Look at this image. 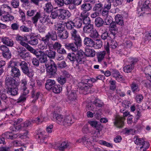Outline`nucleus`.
<instances>
[{
  "mask_svg": "<svg viewBox=\"0 0 151 151\" xmlns=\"http://www.w3.org/2000/svg\"><path fill=\"white\" fill-rule=\"evenodd\" d=\"M134 142L137 146V148H140V146L143 144L144 140L142 139L139 138L137 136H135L134 138Z\"/></svg>",
  "mask_w": 151,
  "mask_h": 151,
  "instance_id": "37",
  "label": "nucleus"
},
{
  "mask_svg": "<svg viewBox=\"0 0 151 151\" xmlns=\"http://www.w3.org/2000/svg\"><path fill=\"white\" fill-rule=\"evenodd\" d=\"M61 45L60 43L58 42H56L53 45V48L55 49L57 51L58 49L60 48L61 47Z\"/></svg>",
  "mask_w": 151,
  "mask_h": 151,
  "instance_id": "64",
  "label": "nucleus"
},
{
  "mask_svg": "<svg viewBox=\"0 0 151 151\" xmlns=\"http://www.w3.org/2000/svg\"><path fill=\"white\" fill-rule=\"evenodd\" d=\"M13 63L16 67L20 66L23 73L29 77L33 76V74L29 71L28 64L25 61H14Z\"/></svg>",
  "mask_w": 151,
  "mask_h": 151,
  "instance_id": "2",
  "label": "nucleus"
},
{
  "mask_svg": "<svg viewBox=\"0 0 151 151\" xmlns=\"http://www.w3.org/2000/svg\"><path fill=\"white\" fill-rule=\"evenodd\" d=\"M83 42L85 45L89 47H94L95 45L94 41L92 39L88 37L84 38Z\"/></svg>",
  "mask_w": 151,
  "mask_h": 151,
  "instance_id": "20",
  "label": "nucleus"
},
{
  "mask_svg": "<svg viewBox=\"0 0 151 151\" xmlns=\"http://www.w3.org/2000/svg\"><path fill=\"white\" fill-rule=\"evenodd\" d=\"M57 80L58 83L61 85L63 84L66 81V79L65 77L62 76H59Z\"/></svg>",
  "mask_w": 151,
  "mask_h": 151,
  "instance_id": "53",
  "label": "nucleus"
},
{
  "mask_svg": "<svg viewBox=\"0 0 151 151\" xmlns=\"http://www.w3.org/2000/svg\"><path fill=\"white\" fill-rule=\"evenodd\" d=\"M55 85V82L54 80L48 79L46 80L45 83L46 88L49 91L51 90Z\"/></svg>",
  "mask_w": 151,
  "mask_h": 151,
  "instance_id": "22",
  "label": "nucleus"
},
{
  "mask_svg": "<svg viewBox=\"0 0 151 151\" xmlns=\"http://www.w3.org/2000/svg\"><path fill=\"white\" fill-rule=\"evenodd\" d=\"M45 53L46 56H47L50 59H54L55 58L56 55V52L55 51H53L49 49L46 50L45 52Z\"/></svg>",
  "mask_w": 151,
  "mask_h": 151,
  "instance_id": "30",
  "label": "nucleus"
},
{
  "mask_svg": "<svg viewBox=\"0 0 151 151\" xmlns=\"http://www.w3.org/2000/svg\"><path fill=\"white\" fill-rule=\"evenodd\" d=\"M18 55L22 59H26L30 57L29 52H27L26 50L22 47H18L17 48Z\"/></svg>",
  "mask_w": 151,
  "mask_h": 151,
  "instance_id": "8",
  "label": "nucleus"
},
{
  "mask_svg": "<svg viewBox=\"0 0 151 151\" xmlns=\"http://www.w3.org/2000/svg\"><path fill=\"white\" fill-rule=\"evenodd\" d=\"M147 79L145 81V84L147 87L151 86V75H147Z\"/></svg>",
  "mask_w": 151,
  "mask_h": 151,
  "instance_id": "51",
  "label": "nucleus"
},
{
  "mask_svg": "<svg viewBox=\"0 0 151 151\" xmlns=\"http://www.w3.org/2000/svg\"><path fill=\"white\" fill-rule=\"evenodd\" d=\"M103 9V5L101 3L96 4L93 9V11L97 12L99 13H101Z\"/></svg>",
  "mask_w": 151,
  "mask_h": 151,
  "instance_id": "28",
  "label": "nucleus"
},
{
  "mask_svg": "<svg viewBox=\"0 0 151 151\" xmlns=\"http://www.w3.org/2000/svg\"><path fill=\"white\" fill-rule=\"evenodd\" d=\"M17 86L8 88L6 90L7 93L12 96H15L18 94Z\"/></svg>",
  "mask_w": 151,
  "mask_h": 151,
  "instance_id": "25",
  "label": "nucleus"
},
{
  "mask_svg": "<svg viewBox=\"0 0 151 151\" xmlns=\"http://www.w3.org/2000/svg\"><path fill=\"white\" fill-rule=\"evenodd\" d=\"M7 93L6 90L4 88L2 89L0 91V98L1 99L4 101L6 100L8 98L6 95Z\"/></svg>",
  "mask_w": 151,
  "mask_h": 151,
  "instance_id": "33",
  "label": "nucleus"
},
{
  "mask_svg": "<svg viewBox=\"0 0 151 151\" xmlns=\"http://www.w3.org/2000/svg\"><path fill=\"white\" fill-rule=\"evenodd\" d=\"M120 26L116 24L115 23H113L111 25L110 28V31L111 32V34L113 36V38H114V36L117 34L118 32V28Z\"/></svg>",
  "mask_w": 151,
  "mask_h": 151,
  "instance_id": "21",
  "label": "nucleus"
},
{
  "mask_svg": "<svg viewBox=\"0 0 151 151\" xmlns=\"http://www.w3.org/2000/svg\"><path fill=\"white\" fill-rule=\"evenodd\" d=\"M40 95V92H35V91H33L32 92V97L34 99L32 101V102L34 103L35 101L37 100L39 97Z\"/></svg>",
  "mask_w": 151,
  "mask_h": 151,
  "instance_id": "47",
  "label": "nucleus"
},
{
  "mask_svg": "<svg viewBox=\"0 0 151 151\" xmlns=\"http://www.w3.org/2000/svg\"><path fill=\"white\" fill-rule=\"evenodd\" d=\"M108 0V2L104 4V6H103V9L106 10H107L109 11V9H110L111 8V1H110L109 0Z\"/></svg>",
  "mask_w": 151,
  "mask_h": 151,
  "instance_id": "62",
  "label": "nucleus"
},
{
  "mask_svg": "<svg viewBox=\"0 0 151 151\" xmlns=\"http://www.w3.org/2000/svg\"><path fill=\"white\" fill-rule=\"evenodd\" d=\"M90 33V36L91 38L97 39L99 37V35L98 32L95 29H93Z\"/></svg>",
  "mask_w": 151,
  "mask_h": 151,
  "instance_id": "43",
  "label": "nucleus"
},
{
  "mask_svg": "<svg viewBox=\"0 0 151 151\" xmlns=\"http://www.w3.org/2000/svg\"><path fill=\"white\" fill-rule=\"evenodd\" d=\"M77 95L75 92H71L68 96V99L70 102L73 104H75V103L77 101Z\"/></svg>",
  "mask_w": 151,
  "mask_h": 151,
  "instance_id": "27",
  "label": "nucleus"
},
{
  "mask_svg": "<svg viewBox=\"0 0 151 151\" xmlns=\"http://www.w3.org/2000/svg\"><path fill=\"white\" fill-rule=\"evenodd\" d=\"M88 13H87L86 14H85L84 16H82L83 18V22L86 25L91 24V20L89 17H88Z\"/></svg>",
  "mask_w": 151,
  "mask_h": 151,
  "instance_id": "49",
  "label": "nucleus"
},
{
  "mask_svg": "<svg viewBox=\"0 0 151 151\" xmlns=\"http://www.w3.org/2000/svg\"><path fill=\"white\" fill-rule=\"evenodd\" d=\"M57 70V66L47 67V72L50 75H54L56 73Z\"/></svg>",
  "mask_w": 151,
  "mask_h": 151,
  "instance_id": "38",
  "label": "nucleus"
},
{
  "mask_svg": "<svg viewBox=\"0 0 151 151\" xmlns=\"http://www.w3.org/2000/svg\"><path fill=\"white\" fill-rule=\"evenodd\" d=\"M93 29V25L91 24L86 25L83 28L84 32L88 33H90Z\"/></svg>",
  "mask_w": 151,
  "mask_h": 151,
  "instance_id": "40",
  "label": "nucleus"
},
{
  "mask_svg": "<svg viewBox=\"0 0 151 151\" xmlns=\"http://www.w3.org/2000/svg\"><path fill=\"white\" fill-rule=\"evenodd\" d=\"M76 142L79 143H82L85 145L88 144V145L91 144V140L89 137H88L85 136L77 139L76 141Z\"/></svg>",
  "mask_w": 151,
  "mask_h": 151,
  "instance_id": "26",
  "label": "nucleus"
},
{
  "mask_svg": "<svg viewBox=\"0 0 151 151\" xmlns=\"http://www.w3.org/2000/svg\"><path fill=\"white\" fill-rule=\"evenodd\" d=\"M72 39L74 41V43L77 46L80 47L81 45L82 40L80 35L78 34L77 31L76 29H72L70 31Z\"/></svg>",
  "mask_w": 151,
  "mask_h": 151,
  "instance_id": "6",
  "label": "nucleus"
},
{
  "mask_svg": "<svg viewBox=\"0 0 151 151\" xmlns=\"http://www.w3.org/2000/svg\"><path fill=\"white\" fill-rule=\"evenodd\" d=\"M14 17L9 14H7L6 15L1 16V20L4 22H8L13 20Z\"/></svg>",
  "mask_w": 151,
  "mask_h": 151,
  "instance_id": "29",
  "label": "nucleus"
},
{
  "mask_svg": "<svg viewBox=\"0 0 151 151\" xmlns=\"http://www.w3.org/2000/svg\"><path fill=\"white\" fill-rule=\"evenodd\" d=\"M75 121L73 117L72 116H67L65 117L63 121V125L65 126H70Z\"/></svg>",
  "mask_w": 151,
  "mask_h": 151,
  "instance_id": "12",
  "label": "nucleus"
},
{
  "mask_svg": "<svg viewBox=\"0 0 151 151\" xmlns=\"http://www.w3.org/2000/svg\"><path fill=\"white\" fill-rule=\"evenodd\" d=\"M29 51L36 55L40 63H45L47 61V56L45 52L41 50L37 51L33 47L30 49Z\"/></svg>",
  "mask_w": 151,
  "mask_h": 151,
  "instance_id": "3",
  "label": "nucleus"
},
{
  "mask_svg": "<svg viewBox=\"0 0 151 151\" xmlns=\"http://www.w3.org/2000/svg\"><path fill=\"white\" fill-rule=\"evenodd\" d=\"M1 41L3 43L7 46L12 47L14 42L12 40L6 37H3L1 39Z\"/></svg>",
  "mask_w": 151,
  "mask_h": 151,
  "instance_id": "23",
  "label": "nucleus"
},
{
  "mask_svg": "<svg viewBox=\"0 0 151 151\" xmlns=\"http://www.w3.org/2000/svg\"><path fill=\"white\" fill-rule=\"evenodd\" d=\"M131 89L133 92H137L139 91L137 84L135 82H133L131 85Z\"/></svg>",
  "mask_w": 151,
  "mask_h": 151,
  "instance_id": "45",
  "label": "nucleus"
},
{
  "mask_svg": "<svg viewBox=\"0 0 151 151\" xmlns=\"http://www.w3.org/2000/svg\"><path fill=\"white\" fill-rule=\"evenodd\" d=\"M58 36L60 39H67L69 36V33L67 30L64 29H57Z\"/></svg>",
  "mask_w": 151,
  "mask_h": 151,
  "instance_id": "17",
  "label": "nucleus"
},
{
  "mask_svg": "<svg viewBox=\"0 0 151 151\" xmlns=\"http://www.w3.org/2000/svg\"><path fill=\"white\" fill-rule=\"evenodd\" d=\"M115 22H113L119 26H121L124 25V21L123 17L117 14L115 17Z\"/></svg>",
  "mask_w": 151,
  "mask_h": 151,
  "instance_id": "24",
  "label": "nucleus"
},
{
  "mask_svg": "<svg viewBox=\"0 0 151 151\" xmlns=\"http://www.w3.org/2000/svg\"><path fill=\"white\" fill-rule=\"evenodd\" d=\"M85 55L87 57H94L95 55V51L92 49H86L85 52Z\"/></svg>",
  "mask_w": 151,
  "mask_h": 151,
  "instance_id": "31",
  "label": "nucleus"
},
{
  "mask_svg": "<svg viewBox=\"0 0 151 151\" xmlns=\"http://www.w3.org/2000/svg\"><path fill=\"white\" fill-rule=\"evenodd\" d=\"M150 144L149 142L144 141L143 144L140 146V148L141 151H145L147 149L149 148Z\"/></svg>",
  "mask_w": 151,
  "mask_h": 151,
  "instance_id": "48",
  "label": "nucleus"
},
{
  "mask_svg": "<svg viewBox=\"0 0 151 151\" xmlns=\"http://www.w3.org/2000/svg\"><path fill=\"white\" fill-rule=\"evenodd\" d=\"M145 73L146 74L151 75V66L149 65L146 67L144 70Z\"/></svg>",
  "mask_w": 151,
  "mask_h": 151,
  "instance_id": "61",
  "label": "nucleus"
},
{
  "mask_svg": "<svg viewBox=\"0 0 151 151\" xmlns=\"http://www.w3.org/2000/svg\"><path fill=\"white\" fill-rule=\"evenodd\" d=\"M106 54V52L105 51H101L99 52L96 53V56L99 62L101 61L104 58Z\"/></svg>",
  "mask_w": 151,
  "mask_h": 151,
  "instance_id": "32",
  "label": "nucleus"
},
{
  "mask_svg": "<svg viewBox=\"0 0 151 151\" xmlns=\"http://www.w3.org/2000/svg\"><path fill=\"white\" fill-rule=\"evenodd\" d=\"M44 10L47 13H49L52 10L53 6L50 2L47 3L44 7Z\"/></svg>",
  "mask_w": 151,
  "mask_h": 151,
  "instance_id": "35",
  "label": "nucleus"
},
{
  "mask_svg": "<svg viewBox=\"0 0 151 151\" xmlns=\"http://www.w3.org/2000/svg\"><path fill=\"white\" fill-rule=\"evenodd\" d=\"M29 44L32 45H36L38 44V40L37 39L33 37H31L30 40L27 41Z\"/></svg>",
  "mask_w": 151,
  "mask_h": 151,
  "instance_id": "42",
  "label": "nucleus"
},
{
  "mask_svg": "<svg viewBox=\"0 0 151 151\" xmlns=\"http://www.w3.org/2000/svg\"><path fill=\"white\" fill-rule=\"evenodd\" d=\"M57 65L58 68L60 69H62L65 67L67 66L65 61L59 62L57 63Z\"/></svg>",
  "mask_w": 151,
  "mask_h": 151,
  "instance_id": "57",
  "label": "nucleus"
},
{
  "mask_svg": "<svg viewBox=\"0 0 151 151\" xmlns=\"http://www.w3.org/2000/svg\"><path fill=\"white\" fill-rule=\"evenodd\" d=\"M19 84V82L18 80L15 79L14 77L7 76L5 79V85L7 87V88L17 86Z\"/></svg>",
  "mask_w": 151,
  "mask_h": 151,
  "instance_id": "5",
  "label": "nucleus"
},
{
  "mask_svg": "<svg viewBox=\"0 0 151 151\" xmlns=\"http://www.w3.org/2000/svg\"><path fill=\"white\" fill-rule=\"evenodd\" d=\"M96 80L92 78L91 79H88L84 78L82 80V83L85 84L80 87L81 90L86 91L87 90L89 89L92 86V82L96 81Z\"/></svg>",
  "mask_w": 151,
  "mask_h": 151,
  "instance_id": "9",
  "label": "nucleus"
},
{
  "mask_svg": "<svg viewBox=\"0 0 151 151\" xmlns=\"http://www.w3.org/2000/svg\"><path fill=\"white\" fill-rule=\"evenodd\" d=\"M92 142L91 141V144L88 145V144H86V147L88 149L92 151H99V149L95 147L93 145H91Z\"/></svg>",
  "mask_w": 151,
  "mask_h": 151,
  "instance_id": "50",
  "label": "nucleus"
},
{
  "mask_svg": "<svg viewBox=\"0 0 151 151\" xmlns=\"http://www.w3.org/2000/svg\"><path fill=\"white\" fill-rule=\"evenodd\" d=\"M16 40L19 42L21 45L25 47L29 51L32 47L29 45L28 43L24 42L27 41L28 39L27 37L25 36L22 37L18 35L16 37Z\"/></svg>",
  "mask_w": 151,
  "mask_h": 151,
  "instance_id": "7",
  "label": "nucleus"
},
{
  "mask_svg": "<svg viewBox=\"0 0 151 151\" xmlns=\"http://www.w3.org/2000/svg\"><path fill=\"white\" fill-rule=\"evenodd\" d=\"M134 68L133 65L130 64L125 66L123 68L124 71L126 73H129L131 72Z\"/></svg>",
  "mask_w": 151,
  "mask_h": 151,
  "instance_id": "44",
  "label": "nucleus"
},
{
  "mask_svg": "<svg viewBox=\"0 0 151 151\" xmlns=\"http://www.w3.org/2000/svg\"><path fill=\"white\" fill-rule=\"evenodd\" d=\"M114 124L117 128H122L124 125L123 118L119 115L116 116L114 119Z\"/></svg>",
  "mask_w": 151,
  "mask_h": 151,
  "instance_id": "11",
  "label": "nucleus"
},
{
  "mask_svg": "<svg viewBox=\"0 0 151 151\" xmlns=\"http://www.w3.org/2000/svg\"><path fill=\"white\" fill-rule=\"evenodd\" d=\"M20 29L22 32H29L30 29L28 27L24 25L21 26L20 27Z\"/></svg>",
  "mask_w": 151,
  "mask_h": 151,
  "instance_id": "58",
  "label": "nucleus"
},
{
  "mask_svg": "<svg viewBox=\"0 0 151 151\" xmlns=\"http://www.w3.org/2000/svg\"><path fill=\"white\" fill-rule=\"evenodd\" d=\"M59 17L60 19L64 20L68 18L71 15L70 12L68 10L60 9H59Z\"/></svg>",
  "mask_w": 151,
  "mask_h": 151,
  "instance_id": "13",
  "label": "nucleus"
},
{
  "mask_svg": "<svg viewBox=\"0 0 151 151\" xmlns=\"http://www.w3.org/2000/svg\"><path fill=\"white\" fill-rule=\"evenodd\" d=\"M5 62L3 60L0 61V76L4 72L3 67L5 65Z\"/></svg>",
  "mask_w": 151,
  "mask_h": 151,
  "instance_id": "63",
  "label": "nucleus"
},
{
  "mask_svg": "<svg viewBox=\"0 0 151 151\" xmlns=\"http://www.w3.org/2000/svg\"><path fill=\"white\" fill-rule=\"evenodd\" d=\"M68 146L67 143L65 142H62L60 146L58 147L60 150H63L67 148Z\"/></svg>",
  "mask_w": 151,
  "mask_h": 151,
  "instance_id": "60",
  "label": "nucleus"
},
{
  "mask_svg": "<svg viewBox=\"0 0 151 151\" xmlns=\"http://www.w3.org/2000/svg\"><path fill=\"white\" fill-rule=\"evenodd\" d=\"M123 0H112L109 1H111L113 3V5L114 6L121 5Z\"/></svg>",
  "mask_w": 151,
  "mask_h": 151,
  "instance_id": "55",
  "label": "nucleus"
},
{
  "mask_svg": "<svg viewBox=\"0 0 151 151\" xmlns=\"http://www.w3.org/2000/svg\"><path fill=\"white\" fill-rule=\"evenodd\" d=\"M54 118H55L56 122L59 124H63V116L58 114H55L54 115Z\"/></svg>",
  "mask_w": 151,
  "mask_h": 151,
  "instance_id": "39",
  "label": "nucleus"
},
{
  "mask_svg": "<svg viewBox=\"0 0 151 151\" xmlns=\"http://www.w3.org/2000/svg\"><path fill=\"white\" fill-rule=\"evenodd\" d=\"M70 23L76 28H79L82 26L83 21L80 18L77 17Z\"/></svg>",
  "mask_w": 151,
  "mask_h": 151,
  "instance_id": "19",
  "label": "nucleus"
},
{
  "mask_svg": "<svg viewBox=\"0 0 151 151\" xmlns=\"http://www.w3.org/2000/svg\"><path fill=\"white\" fill-rule=\"evenodd\" d=\"M142 7H143L145 10L151 8V3L149 0H146L144 2Z\"/></svg>",
  "mask_w": 151,
  "mask_h": 151,
  "instance_id": "52",
  "label": "nucleus"
},
{
  "mask_svg": "<svg viewBox=\"0 0 151 151\" xmlns=\"http://www.w3.org/2000/svg\"><path fill=\"white\" fill-rule=\"evenodd\" d=\"M40 16H41V14L40 12H37L35 16L32 18V23L36 25L38 19L40 18Z\"/></svg>",
  "mask_w": 151,
  "mask_h": 151,
  "instance_id": "41",
  "label": "nucleus"
},
{
  "mask_svg": "<svg viewBox=\"0 0 151 151\" xmlns=\"http://www.w3.org/2000/svg\"><path fill=\"white\" fill-rule=\"evenodd\" d=\"M62 88L60 85H55L51 89L53 92L55 93H58L61 91Z\"/></svg>",
  "mask_w": 151,
  "mask_h": 151,
  "instance_id": "46",
  "label": "nucleus"
},
{
  "mask_svg": "<svg viewBox=\"0 0 151 151\" xmlns=\"http://www.w3.org/2000/svg\"><path fill=\"white\" fill-rule=\"evenodd\" d=\"M65 46L67 49L74 51V52L68 53L67 58L73 63L76 61L78 63L81 64L83 61L84 52L82 50L76 52L78 46L73 43H66Z\"/></svg>",
  "mask_w": 151,
  "mask_h": 151,
  "instance_id": "1",
  "label": "nucleus"
},
{
  "mask_svg": "<svg viewBox=\"0 0 151 151\" xmlns=\"http://www.w3.org/2000/svg\"><path fill=\"white\" fill-rule=\"evenodd\" d=\"M1 11L2 15L6 13L8 14L9 12L12 10L11 8L6 5L3 6L1 8Z\"/></svg>",
  "mask_w": 151,
  "mask_h": 151,
  "instance_id": "36",
  "label": "nucleus"
},
{
  "mask_svg": "<svg viewBox=\"0 0 151 151\" xmlns=\"http://www.w3.org/2000/svg\"><path fill=\"white\" fill-rule=\"evenodd\" d=\"M132 42L130 41H127L124 43V48L125 49H130L132 46Z\"/></svg>",
  "mask_w": 151,
  "mask_h": 151,
  "instance_id": "59",
  "label": "nucleus"
},
{
  "mask_svg": "<svg viewBox=\"0 0 151 151\" xmlns=\"http://www.w3.org/2000/svg\"><path fill=\"white\" fill-rule=\"evenodd\" d=\"M112 75L115 78L117 81L119 82H124V79L122 76L120 75V73L116 70L112 69L111 71Z\"/></svg>",
  "mask_w": 151,
  "mask_h": 151,
  "instance_id": "16",
  "label": "nucleus"
},
{
  "mask_svg": "<svg viewBox=\"0 0 151 151\" xmlns=\"http://www.w3.org/2000/svg\"><path fill=\"white\" fill-rule=\"evenodd\" d=\"M14 61H10L8 66V69L10 70L11 76L14 78H19L21 75L19 69L14 65L13 63Z\"/></svg>",
  "mask_w": 151,
  "mask_h": 151,
  "instance_id": "4",
  "label": "nucleus"
},
{
  "mask_svg": "<svg viewBox=\"0 0 151 151\" xmlns=\"http://www.w3.org/2000/svg\"><path fill=\"white\" fill-rule=\"evenodd\" d=\"M0 50L2 52V54L4 57L8 58L11 57V53L7 46L5 45H2L0 46Z\"/></svg>",
  "mask_w": 151,
  "mask_h": 151,
  "instance_id": "14",
  "label": "nucleus"
},
{
  "mask_svg": "<svg viewBox=\"0 0 151 151\" xmlns=\"http://www.w3.org/2000/svg\"><path fill=\"white\" fill-rule=\"evenodd\" d=\"M47 42H50L49 40L50 38L52 40L55 41L57 40V36L56 32L52 31L51 32H48L44 37Z\"/></svg>",
  "mask_w": 151,
  "mask_h": 151,
  "instance_id": "15",
  "label": "nucleus"
},
{
  "mask_svg": "<svg viewBox=\"0 0 151 151\" xmlns=\"http://www.w3.org/2000/svg\"><path fill=\"white\" fill-rule=\"evenodd\" d=\"M41 40L43 42L38 45V47L40 49L45 50L47 49L48 46L50 47L51 44H50V42L46 41V40L43 37L42 38Z\"/></svg>",
  "mask_w": 151,
  "mask_h": 151,
  "instance_id": "18",
  "label": "nucleus"
},
{
  "mask_svg": "<svg viewBox=\"0 0 151 151\" xmlns=\"http://www.w3.org/2000/svg\"><path fill=\"white\" fill-rule=\"evenodd\" d=\"M19 0H12L11 4L15 8H17L19 6Z\"/></svg>",
  "mask_w": 151,
  "mask_h": 151,
  "instance_id": "56",
  "label": "nucleus"
},
{
  "mask_svg": "<svg viewBox=\"0 0 151 151\" xmlns=\"http://www.w3.org/2000/svg\"><path fill=\"white\" fill-rule=\"evenodd\" d=\"M81 10L82 11L81 15V16H83L85 14H86L87 13L88 14L87 12L91 10L92 9V6L89 3H84L81 6Z\"/></svg>",
  "mask_w": 151,
  "mask_h": 151,
  "instance_id": "10",
  "label": "nucleus"
},
{
  "mask_svg": "<svg viewBox=\"0 0 151 151\" xmlns=\"http://www.w3.org/2000/svg\"><path fill=\"white\" fill-rule=\"evenodd\" d=\"M103 128V126L101 124H97L95 128L96 129L97 131H96L93 134V135L95 133V132H97V134H100V132L101 131Z\"/></svg>",
  "mask_w": 151,
  "mask_h": 151,
  "instance_id": "54",
  "label": "nucleus"
},
{
  "mask_svg": "<svg viewBox=\"0 0 151 151\" xmlns=\"http://www.w3.org/2000/svg\"><path fill=\"white\" fill-rule=\"evenodd\" d=\"M104 23V21L100 17H98L96 18L95 20V25L98 27L102 26Z\"/></svg>",
  "mask_w": 151,
  "mask_h": 151,
  "instance_id": "34",
  "label": "nucleus"
}]
</instances>
